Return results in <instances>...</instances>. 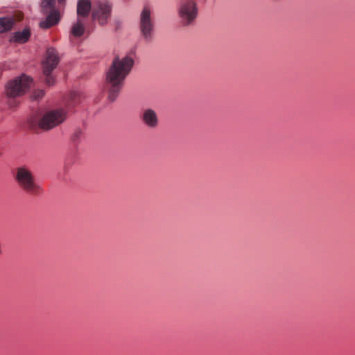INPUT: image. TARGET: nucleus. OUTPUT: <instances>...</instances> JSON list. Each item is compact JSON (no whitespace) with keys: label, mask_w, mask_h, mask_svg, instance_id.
<instances>
[{"label":"nucleus","mask_w":355,"mask_h":355,"mask_svg":"<svg viewBox=\"0 0 355 355\" xmlns=\"http://www.w3.org/2000/svg\"><path fill=\"white\" fill-rule=\"evenodd\" d=\"M85 25L86 19L77 17L76 21L71 26V35L76 37L83 36L85 33Z\"/></svg>","instance_id":"15"},{"label":"nucleus","mask_w":355,"mask_h":355,"mask_svg":"<svg viewBox=\"0 0 355 355\" xmlns=\"http://www.w3.org/2000/svg\"><path fill=\"white\" fill-rule=\"evenodd\" d=\"M90 0H78L77 2V17L86 19L91 11Z\"/></svg>","instance_id":"14"},{"label":"nucleus","mask_w":355,"mask_h":355,"mask_svg":"<svg viewBox=\"0 0 355 355\" xmlns=\"http://www.w3.org/2000/svg\"><path fill=\"white\" fill-rule=\"evenodd\" d=\"M30 36V29L25 28L21 31L14 32L11 35L9 41L11 43L24 44L28 41Z\"/></svg>","instance_id":"13"},{"label":"nucleus","mask_w":355,"mask_h":355,"mask_svg":"<svg viewBox=\"0 0 355 355\" xmlns=\"http://www.w3.org/2000/svg\"><path fill=\"white\" fill-rule=\"evenodd\" d=\"M21 18V13H17L12 16L0 17V33L10 31L17 21Z\"/></svg>","instance_id":"12"},{"label":"nucleus","mask_w":355,"mask_h":355,"mask_svg":"<svg viewBox=\"0 0 355 355\" xmlns=\"http://www.w3.org/2000/svg\"><path fill=\"white\" fill-rule=\"evenodd\" d=\"M133 63L132 58L129 56L118 57L113 60L106 74L108 98L110 101H114L118 96Z\"/></svg>","instance_id":"1"},{"label":"nucleus","mask_w":355,"mask_h":355,"mask_svg":"<svg viewBox=\"0 0 355 355\" xmlns=\"http://www.w3.org/2000/svg\"><path fill=\"white\" fill-rule=\"evenodd\" d=\"M14 177L19 185L31 195L36 196L41 191L42 187L37 183L33 173L26 165L17 167Z\"/></svg>","instance_id":"3"},{"label":"nucleus","mask_w":355,"mask_h":355,"mask_svg":"<svg viewBox=\"0 0 355 355\" xmlns=\"http://www.w3.org/2000/svg\"><path fill=\"white\" fill-rule=\"evenodd\" d=\"M43 24H44V22L41 21L40 22V26H42Z\"/></svg>","instance_id":"18"},{"label":"nucleus","mask_w":355,"mask_h":355,"mask_svg":"<svg viewBox=\"0 0 355 355\" xmlns=\"http://www.w3.org/2000/svg\"><path fill=\"white\" fill-rule=\"evenodd\" d=\"M140 25L144 36L146 38L150 37L153 30V24L151 19V11L148 7H145L141 13Z\"/></svg>","instance_id":"10"},{"label":"nucleus","mask_w":355,"mask_h":355,"mask_svg":"<svg viewBox=\"0 0 355 355\" xmlns=\"http://www.w3.org/2000/svg\"><path fill=\"white\" fill-rule=\"evenodd\" d=\"M112 12V6L106 1H98L92 12L94 20L104 25L107 23Z\"/></svg>","instance_id":"7"},{"label":"nucleus","mask_w":355,"mask_h":355,"mask_svg":"<svg viewBox=\"0 0 355 355\" xmlns=\"http://www.w3.org/2000/svg\"><path fill=\"white\" fill-rule=\"evenodd\" d=\"M8 105L10 109H15L19 106V102L17 101V100L12 98L8 101Z\"/></svg>","instance_id":"16"},{"label":"nucleus","mask_w":355,"mask_h":355,"mask_svg":"<svg viewBox=\"0 0 355 355\" xmlns=\"http://www.w3.org/2000/svg\"><path fill=\"white\" fill-rule=\"evenodd\" d=\"M67 118L64 109H55L46 112V130L62 123Z\"/></svg>","instance_id":"9"},{"label":"nucleus","mask_w":355,"mask_h":355,"mask_svg":"<svg viewBox=\"0 0 355 355\" xmlns=\"http://www.w3.org/2000/svg\"><path fill=\"white\" fill-rule=\"evenodd\" d=\"M44 92L42 89H35L33 92L31 99L33 101L32 113L29 119L31 129L38 132L44 128V105L42 100Z\"/></svg>","instance_id":"2"},{"label":"nucleus","mask_w":355,"mask_h":355,"mask_svg":"<svg viewBox=\"0 0 355 355\" xmlns=\"http://www.w3.org/2000/svg\"><path fill=\"white\" fill-rule=\"evenodd\" d=\"M177 15L181 25H192L198 15V7L196 0H180L177 7Z\"/></svg>","instance_id":"4"},{"label":"nucleus","mask_w":355,"mask_h":355,"mask_svg":"<svg viewBox=\"0 0 355 355\" xmlns=\"http://www.w3.org/2000/svg\"><path fill=\"white\" fill-rule=\"evenodd\" d=\"M141 119L143 123L150 128H155L159 124L157 114L151 108H146L142 111Z\"/></svg>","instance_id":"11"},{"label":"nucleus","mask_w":355,"mask_h":355,"mask_svg":"<svg viewBox=\"0 0 355 355\" xmlns=\"http://www.w3.org/2000/svg\"><path fill=\"white\" fill-rule=\"evenodd\" d=\"M33 82V78L26 74L13 78L6 85V96L10 98L24 96L30 89Z\"/></svg>","instance_id":"5"},{"label":"nucleus","mask_w":355,"mask_h":355,"mask_svg":"<svg viewBox=\"0 0 355 355\" xmlns=\"http://www.w3.org/2000/svg\"><path fill=\"white\" fill-rule=\"evenodd\" d=\"M60 61L55 49L49 48L46 50V87H51L55 83L54 75L51 73L58 66Z\"/></svg>","instance_id":"6"},{"label":"nucleus","mask_w":355,"mask_h":355,"mask_svg":"<svg viewBox=\"0 0 355 355\" xmlns=\"http://www.w3.org/2000/svg\"><path fill=\"white\" fill-rule=\"evenodd\" d=\"M65 1H66V0H58V4H60V6H63L64 5V3H65Z\"/></svg>","instance_id":"17"},{"label":"nucleus","mask_w":355,"mask_h":355,"mask_svg":"<svg viewBox=\"0 0 355 355\" xmlns=\"http://www.w3.org/2000/svg\"><path fill=\"white\" fill-rule=\"evenodd\" d=\"M62 17L60 9L55 0H46V28L56 26Z\"/></svg>","instance_id":"8"}]
</instances>
